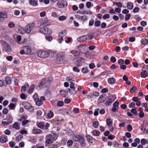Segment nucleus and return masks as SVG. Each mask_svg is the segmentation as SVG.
Returning <instances> with one entry per match:
<instances>
[{"mask_svg": "<svg viewBox=\"0 0 148 148\" xmlns=\"http://www.w3.org/2000/svg\"><path fill=\"white\" fill-rule=\"evenodd\" d=\"M72 139L75 141L79 142L82 147H84L86 146V143L84 137L81 135L76 134L73 137Z\"/></svg>", "mask_w": 148, "mask_h": 148, "instance_id": "1", "label": "nucleus"}, {"mask_svg": "<svg viewBox=\"0 0 148 148\" xmlns=\"http://www.w3.org/2000/svg\"><path fill=\"white\" fill-rule=\"evenodd\" d=\"M55 54V53L53 52L50 51L48 52L46 51H40L37 53L38 56L40 58H46L49 56L51 57H53Z\"/></svg>", "mask_w": 148, "mask_h": 148, "instance_id": "2", "label": "nucleus"}, {"mask_svg": "<svg viewBox=\"0 0 148 148\" xmlns=\"http://www.w3.org/2000/svg\"><path fill=\"white\" fill-rule=\"evenodd\" d=\"M45 142L48 144H51L56 140V135L54 133L47 135L46 136Z\"/></svg>", "mask_w": 148, "mask_h": 148, "instance_id": "3", "label": "nucleus"}, {"mask_svg": "<svg viewBox=\"0 0 148 148\" xmlns=\"http://www.w3.org/2000/svg\"><path fill=\"white\" fill-rule=\"evenodd\" d=\"M69 61V59L63 56H59L56 58V62L58 64H61L65 63Z\"/></svg>", "mask_w": 148, "mask_h": 148, "instance_id": "4", "label": "nucleus"}, {"mask_svg": "<svg viewBox=\"0 0 148 148\" xmlns=\"http://www.w3.org/2000/svg\"><path fill=\"white\" fill-rule=\"evenodd\" d=\"M48 86V84L47 83V80L45 79H43L41 80L40 83L38 85V87L39 90L43 88H45Z\"/></svg>", "mask_w": 148, "mask_h": 148, "instance_id": "5", "label": "nucleus"}, {"mask_svg": "<svg viewBox=\"0 0 148 148\" xmlns=\"http://www.w3.org/2000/svg\"><path fill=\"white\" fill-rule=\"evenodd\" d=\"M23 105L25 109L29 112H33L34 111L33 107L29 103L25 101L23 102Z\"/></svg>", "mask_w": 148, "mask_h": 148, "instance_id": "6", "label": "nucleus"}, {"mask_svg": "<svg viewBox=\"0 0 148 148\" xmlns=\"http://www.w3.org/2000/svg\"><path fill=\"white\" fill-rule=\"evenodd\" d=\"M0 42L7 51L10 52L12 51L10 47L5 41L1 40L0 41Z\"/></svg>", "mask_w": 148, "mask_h": 148, "instance_id": "7", "label": "nucleus"}, {"mask_svg": "<svg viewBox=\"0 0 148 148\" xmlns=\"http://www.w3.org/2000/svg\"><path fill=\"white\" fill-rule=\"evenodd\" d=\"M39 31L40 32L45 34H50L52 32L51 30L47 27L40 28Z\"/></svg>", "mask_w": 148, "mask_h": 148, "instance_id": "8", "label": "nucleus"}, {"mask_svg": "<svg viewBox=\"0 0 148 148\" xmlns=\"http://www.w3.org/2000/svg\"><path fill=\"white\" fill-rule=\"evenodd\" d=\"M34 27V25L33 23H31L27 24L25 27V30L26 33L29 34L33 29Z\"/></svg>", "mask_w": 148, "mask_h": 148, "instance_id": "9", "label": "nucleus"}, {"mask_svg": "<svg viewBox=\"0 0 148 148\" xmlns=\"http://www.w3.org/2000/svg\"><path fill=\"white\" fill-rule=\"evenodd\" d=\"M86 46L84 45H82L78 46L77 47L78 50L81 53H86L88 51L86 49Z\"/></svg>", "mask_w": 148, "mask_h": 148, "instance_id": "10", "label": "nucleus"}, {"mask_svg": "<svg viewBox=\"0 0 148 148\" xmlns=\"http://www.w3.org/2000/svg\"><path fill=\"white\" fill-rule=\"evenodd\" d=\"M84 60V58L79 57L73 59V64L76 65L77 66H79V65L80 62L83 61Z\"/></svg>", "mask_w": 148, "mask_h": 148, "instance_id": "11", "label": "nucleus"}, {"mask_svg": "<svg viewBox=\"0 0 148 148\" xmlns=\"http://www.w3.org/2000/svg\"><path fill=\"white\" fill-rule=\"evenodd\" d=\"M38 97V95L37 94H35L33 96V98L35 100L36 105L38 106H40L42 104V102L39 99L38 97Z\"/></svg>", "mask_w": 148, "mask_h": 148, "instance_id": "12", "label": "nucleus"}, {"mask_svg": "<svg viewBox=\"0 0 148 148\" xmlns=\"http://www.w3.org/2000/svg\"><path fill=\"white\" fill-rule=\"evenodd\" d=\"M107 98L106 95L105 94H103L100 96L98 100V102L103 103L106 99Z\"/></svg>", "mask_w": 148, "mask_h": 148, "instance_id": "13", "label": "nucleus"}, {"mask_svg": "<svg viewBox=\"0 0 148 148\" xmlns=\"http://www.w3.org/2000/svg\"><path fill=\"white\" fill-rule=\"evenodd\" d=\"M22 49H24L25 54L29 55L31 52V49L28 46H25L23 47H22Z\"/></svg>", "mask_w": 148, "mask_h": 148, "instance_id": "14", "label": "nucleus"}, {"mask_svg": "<svg viewBox=\"0 0 148 148\" xmlns=\"http://www.w3.org/2000/svg\"><path fill=\"white\" fill-rule=\"evenodd\" d=\"M88 38L87 36L86 35L83 36H80L78 38H77V40L79 42H82L85 41L86 40H87Z\"/></svg>", "mask_w": 148, "mask_h": 148, "instance_id": "15", "label": "nucleus"}, {"mask_svg": "<svg viewBox=\"0 0 148 148\" xmlns=\"http://www.w3.org/2000/svg\"><path fill=\"white\" fill-rule=\"evenodd\" d=\"M116 82V80L114 77H110L108 79L107 82L108 84H113Z\"/></svg>", "mask_w": 148, "mask_h": 148, "instance_id": "16", "label": "nucleus"}, {"mask_svg": "<svg viewBox=\"0 0 148 148\" xmlns=\"http://www.w3.org/2000/svg\"><path fill=\"white\" fill-rule=\"evenodd\" d=\"M148 74L147 72L145 70L143 71L140 73L141 77L143 78H145L147 77Z\"/></svg>", "mask_w": 148, "mask_h": 148, "instance_id": "17", "label": "nucleus"}, {"mask_svg": "<svg viewBox=\"0 0 148 148\" xmlns=\"http://www.w3.org/2000/svg\"><path fill=\"white\" fill-rule=\"evenodd\" d=\"M123 79L124 81L125 82V83L127 85H130L131 84V82L129 81L128 80V78L126 75H124L123 76Z\"/></svg>", "mask_w": 148, "mask_h": 148, "instance_id": "18", "label": "nucleus"}, {"mask_svg": "<svg viewBox=\"0 0 148 148\" xmlns=\"http://www.w3.org/2000/svg\"><path fill=\"white\" fill-rule=\"evenodd\" d=\"M29 87V85L28 83H26L24 85L22 86L21 90V92H23L25 91Z\"/></svg>", "mask_w": 148, "mask_h": 148, "instance_id": "19", "label": "nucleus"}, {"mask_svg": "<svg viewBox=\"0 0 148 148\" xmlns=\"http://www.w3.org/2000/svg\"><path fill=\"white\" fill-rule=\"evenodd\" d=\"M7 15L5 13L0 12V22L3 21V18L7 17Z\"/></svg>", "mask_w": 148, "mask_h": 148, "instance_id": "20", "label": "nucleus"}, {"mask_svg": "<svg viewBox=\"0 0 148 148\" xmlns=\"http://www.w3.org/2000/svg\"><path fill=\"white\" fill-rule=\"evenodd\" d=\"M38 2L37 0H29V3L33 6H35L37 5V3Z\"/></svg>", "mask_w": 148, "mask_h": 148, "instance_id": "21", "label": "nucleus"}, {"mask_svg": "<svg viewBox=\"0 0 148 148\" xmlns=\"http://www.w3.org/2000/svg\"><path fill=\"white\" fill-rule=\"evenodd\" d=\"M106 123L108 126L111 127L112 125V120L109 118L106 119Z\"/></svg>", "mask_w": 148, "mask_h": 148, "instance_id": "22", "label": "nucleus"}, {"mask_svg": "<svg viewBox=\"0 0 148 148\" xmlns=\"http://www.w3.org/2000/svg\"><path fill=\"white\" fill-rule=\"evenodd\" d=\"M64 4L66 5V2L63 1L58 2L57 3V5L59 8H61L65 7Z\"/></svg>", "mask_w": 148, "mask_h": 148, "instance_id": "23", "label": "nucleus"}, {"mask_svg": "<svg viewBox=\"0 0 148 148\" xmlns=\"http://www.w3.org/2000/svg\"><path fill=\"white\" fill-rule=\"evenodd\" d=\"M70 52L75 57L79 56L80 54L79 52L76 50L71 51Z\"/></svg>", "mask_w": 148, "mask_h": 148, "instance_id": "24", "label": "nucleus"}, {"mask_svg": "<svg viewBox=\"0 0 148 148\" xmlns=\"http://www.w3.org/2000/svg\"><path fill=\"white\" fill-rule=\"evenodd\" d=\"M35 86V85L34 84L30 86L28 90L27 91V93L28 94H30L32 93L34 90Z\"/></svg>", "mask_w": 148, "mask_h": 148, "instance_id": "25", "label": "nucleus"}, {"mask_svg": "<svg viewBox=\"0 0 148 148\" xmlns=\"http://www.w3.org/2000/svg\"><path fill=\"white\" fill-rule=\"evenodd\" d=\"M5 81L6 82V84H4V86H7V84L9 85L11 83V79L9 77H7L5 78Z\"/></svg>", "mask_w": 148, "mask_h": 148, "instance_id": "26", "label": "nucleus"}, {"mask_svg": "<svg viewBox=\"0 0 148 148\" xmlns=\"http://www.w3.org/2000/svg\"><path fill=\"white\" fill-rule=\"evenodd\" d=\"M42 131L39 129H34L32 131V133L34 134H37L41 133Z\"/></svg>", "mask_w": 148, "mask_h": 148, "instance_id": "27", "label": "nucleus"}, {"mask_svg": "<svg viewBox=\"0 0 148 148\" xmlns=\"http://www.w3.org/2000/svg\"><path fill=\"white\" fill-rule=\"evenodd\" d=\"M60 95L63 97H65L67 95V93L66 91L64 90H61L60 91Z\"/></svg>", "mask_w": 148, "mask_h": 148, "instance_id": "28", "label": "nucleus"}, {"mask_svg": "<svg viewBox=\"0 0 148 148\" xmlns=\"http://www.w3.org/2000/svg\"><path fill=\"white\" fill-rule=\"evenodd\" d=\"M91 133L93 135L96 136H98L100 134L99 131L95 130L92 131Z\"/></svg>", "mask_w": 148, "mask_h": 148, "instance_id": "29", "label": "nucleus"}, {"mask_svg": "<svg viewBox=\"0 0 148 148\" xmlns=\"http://www.w3.org/2000/svg\"><path fill=\"white\" fill-rule=\"evenodd\" d=\"M67 91L69 92L71 95H75L76 93V91L75 90V88H69L67 89Z\"/></svg>", "mask_w": 148, "mask_h": 148, "instance_id": "30", "label": "nucleus"}, {"mask_svg": "<svg viewBox=\"0 0 148 148\" xmlns=\"http://www.w3.org/2000/svg\"><path fill=\"white\" fill-rule=\"evenodd\" d=\"M7 140V138L6 136H2L0 138V141L2 143L6 142Z\"/></svg>", "mask_w": 148, "mask_h": 148, "instance_id": "31", "label": "nucleus"}, {"mask_svg": "<svg viewBox=\"0 0 148 148\" xmlns=\"http://www.w3.org/2000/svg\"><path fill=\"white\" fill-rule=\"evenodd\" d=\"M141 43L144 45H146L148 44V39L146 38L142 39L140 41Z\"/></svg>", "mask_w": 148, "mask_h": 148, "instance_id": "32", "label": "nucleus"}, {"mask_svg": "<svg viewBox=\"0 0 148 148\" xmlns=\"http://www.w3.org/2000/svg\"><path fill=\"white\" fill-rule=\"evenodd\" d=\"M12 127L16 130H19L20 129L19 126L17 122L15 123L12 125Z\"/></svg>", "mask_w": 148, "mask_h": 148, "instance_id": "33", "label": "nucleus"}, {"mask_svg": "<svg viewBox=\"0 0 148 148\" xmlns=\"http://www.w3.org/2000/svg\"><path fill=\"white\" fill-rule=\"evenodd\" d=\"M66 34V31L65 30H63L61 32L59 33L58 34V37H62L63 38L65 36Z\"/></svg>", "mask_w": 148, "mask_h": 148, "instance_id": "34", "label": "nucleus"}, {"mask_svg": "<svg viewBox=\"0 0 148 148\" xmlns=\"http://www.w3.org/2000/svg\"><path fill=\"white\" fill-rule=\"evenodd\" d=\"M53 113L52 112L50 111L47 114V117L49 119H50L52 118L53 116Z\"/></svg>", "mask_w": 148, "mask_h": 148, "instance_id": "35", "label": "nucleus"}, {"mask_svg": "<svg viewBox=\"0 0 148 148\" xmlns=\"http://www.w3.org/2000/svg\"><path fill=\"white\" fill-rule=\"evenodd\" d=\"M36 125L40 129H42L44 127V124L42 122H37L36 123Z\"/></svg>", "mask_w": 148, "mask_h": 148, "instance_id": "36", "label": "nucleus"}, {"mask_svg": "<svg viewBox=\"0 0 148 148\" xmlns=\"http://www.w3.org/2000/svg\"><path fill=\"white\" fill-rule=\"evenodd\" d=\"M18 32L21 34H23L25 33V32L24 29L21 27H19L18 29Z\"/></svg>", "mask_w": 148, "mask_h": 148, "instance_id": "37", "label": "nucleus"}, {"mask_svg": "<svg viewBox=\"0 0 148 148\" xmlns=\"http://www.w3.org/2000/svg\"><path fill=\"white\" fill-rule=\"evenodd\" d=\"M87 140L89 143H92V137L90 135H88L86 136Z\"/></svg>", "mask_w": 148, "mask_h": 148, "instance_id": "38", "label": "nucleus"}, {"mask_svg": "<svg viewBox=\"0 0 148 148\" xmlns=\"http://www.w3.org/2000/svg\"><path fill=\"white\" fill-rule=\"evenodd\" d=\"M147 123L146 122H145V121H144L143 125L141 126V129L142 130H143V132H145V131H144L145 130V127L147 125Z\"/></svg>", "mask_w": 148, "mask_h": 148, "instance_id": "39", "label": "nucleus"}, {"mask_svg": "<svg viewBox=\"0 0 148 148\" xmlns=\"http://www.w3.org/2000/svg\"><path fill=\"white\" fill-rule=\"evenodd\" d=\"M116 99V96L115 95H111L109 96L108 99L110 101H112V102L114 101Z\"/></svg>", "mask_w": 148, "mask_h": 148, "instance_id": "40", "label": "nucleus"}, {"mask_svg": "<svg viewBox=\"0 0 148 148\" xmlns=\"http://www.w3.org/2000/svg\"><path fill=\"white\" fill-rule=\"evenodd\" d=\"M64 112V114L65 115L66 114L67 115L69 114L70 113H71V111L68 109H65L63 110Z\"/></svg>", "mask_w": 148, "mask_h": 148, "instance_id": "41", "label": "nucleus"}, {"mask_svg": "<svg viewBox=\"0 0 148 148\" xmlns=\"http://www.w3.org/2000/svg\"><path fill=\"white\" fill-rule=\"evenodd\" d=\"M133 8V5L132 3L128 2L127 3V8L129 10H131Z\"/></svg>", "mask_w": 148, "mask_h": 148, "instance_id": "42", "label": "nucleus"}, {"mask_svg": "<svg viewBox=\"0 0 148 148\" xmlns=\"http://www.w3.org/2000/svg\"><path fill=\"white\" fill-rule=\"evenodd\" d=\"M12 119H11V120L10 121H8L7 122L2 121L1 123L4 126L7 125L9 124L12 123Z\"/></svg>", "mask_w": 148, "mask_h": 148, "instance_id": "43", "label": "nucleus"}, {"mask_svg": "<svg viewBox=\"0 0 148 148\" xmlns=\"http://www.w3.org/2000/svg\"><path fill=\"white\" fill-rule=\"evenodd\" d=\"M99 123L97 121H95L93 122L92 126L95 128H97L98 127Z\"/></svg>", "mask_w": 148, "mask_h": 148, "instance_id": "44", "label": "nucleus"}, {"mask_svg": "<svg viewBox=\"0 0 148 148\" xmlns=\"http://www.w3.org/2000/svg\"><path fill=\"white\" fill-rule=\"evenodd\" d=\"M23 135H20L18 136H16V142H18L22 140V138H23Z\"/></svg>", "mask_w": 148, "mask_h": 148, "instance_id": "45", "label": "nucleus"}, {"mask_svg": "<svg viewBox=\"0 0 148 148\" xmlns=\"http://www.w3.org/2000/svg\"><path fill=\"white\" fill-rule=\"evenodd\" d=\"M15 24L12 22L9 23L8 24V27L9 28H12L15 27Z\"/></svg>", "mask_w": 148, "mask_h": 148, "instance_id": "46", "label": "nucleus"}, {"mask_svg": "<svg viewBox=\"0 0 148 148\" xmlns=\"http://www.w3.org/2000/svg\"><path fill=\"white\" fill-rule=\"evenodd\" d=\"M136 90L137 88L136 86H134L133 87L130 88V92L131 93H133Z\"/></svg>", "mask_w": 148, "mask_h": 148, "instance_id": "47", "label": "nucleus"}, {"mask_svg": "<svg viewBox=\"0 0 148 148\" xmlns=\"http://www.w3.org/2000/svg\"><path fill=\"white\" fill-rule=\"evenodd\" d=\"M66 19V17L64 16H62L59 17L58 20L60 21H63Z\"/></svg>", "mask_w": 148, "mask_h": 148, "instance_id": "48", "label": "nucleus"}, {"mask_svg": "<svg viewBox=\"0 0 148 148\" xmlns=\"http://www.w3.org/2000/svg\"><path fill=\"white\" fill-rule=\"evenodd\" d=\"M48 20L47 18H44L42 20L41 23L42 25H44L46 24L48 22Z\"/></svg>", "mask_w": 148, "mask_h": 148, "instance_id": "49", "label": "nucleus"}, {"mask_svg": "<svg viewBox=\"0 0 148 148\" xmlns=\"http://www.w3.org/2000/svg\"><path fill=\"white\" fill-rule=\"evenodd\" d=\"M66 133L69 135H73L74 134V132L71 130H67Z\"/></svg>", "mask_w": 148, "mask_h": 148, "instance_id": "50", "label": "nucleus"}, {"mask_svg": "<svg viewBox=\"0 0 148 148\" xmlns=\"http://www.w3.org/2000/svg\"><path fill=\"white\" fill-rule=\"evenodd\" d=\"M83 14H90L91 13V12L90 10L83 11H82Z\"/></svg>", "mask_w": 148, "mask_h": 148, "instance_id": "51", "label": "nucleus"}, {"mask_svg": "<svg viewBox=\"0 0 148 148\" xmlns=\"http://www.w3.org/2000/svg\"><path fill=\"white\" fill-rule=\"evenodd\" d=\"M87 19L88 18L87 16H81V20L82 21H84L87 20Z\"/></svg>", "mask_w": 148, "mask_h": 148, "instance_id": "52", "label": "nucleus"}, {"mask_svg": "<svg viewBox=\"0 0 148 148\" xmlns=\"http://www.w3.org/2000/svg\"><path fill=\"white\" fill-rule=\"evenodd\" d=\"M94 25L95 26L97 27L100 25V22L98 21H95L94 23Z\"/></svg>", "mask_w": 148, "mask_h": 148, "instance_id": "53", "label": "nucleus"}, {"mask_svg": "<svg viewBox=\"0 0 148 148\" xmlns=\"http://www.w3.org/2000/svg\"><path fill=\"white\" fill-rule=\"evenodd\" d=\"M133 66L135 68H137L139 66V65L137 62H134L132 63Z\"/></svg>", "mask_w": 148, "mask_h": 148, "instance_id": "54", "label": "nucleus"}, {"mask_svg": "<svg viewBox=\"0 0 148 148\" xmlns=\"http://www.w3.org/2000/svg\"><path fill=\"white\" fill-rule=\"evenodd\" d=\"M99 110V108L96 109L94 112V115L95 116H97L98 114V111Z\"/></svg>", "mask_w": 148, "mask_h": 148, "instance_id": "55", "label": "nucleus"}, {"mask_svg": "<svg viewBox=\"0 0 148 148\" xmlns=\"http://www.w3.org/2000/svg\"><path fill=\"white\" fill-rule=\"evenodd\" d=\"M82 71L83 73H86L87 72L88 70L86 67H84L82 69Z\"/></svg>", "mask_w": 148, "mask_h": 148, "instance_id": "56", "label": "nucleus"}, {"mask_svg": "<svg viewBox=\"0 0 148 148\" xmlns=\"http://www.w3.org/2000/svg\"><path fill=\"white\" fill-rule=\"evenodd\" d=\"M21 39V37L20 35H18L16 36V40L18 42V43H20L19 42L20 41Z\"/></svg>", "mask_w": 148, "mask_h": 148, "instance_id": "57", "label": "nucleus"}, {"mask_svg": "<svg viewBox=\"0 0 148 148\" xmlns=\"http://www.w3.org/2000/svg\"><path fill=\"white\" fill-rule=\"evenodd\" d=\"M112 102V101L109 100V99L105 103V105L106 106H108Z\"/></svg>", "mask_w": 148, "mask_h": 148, "instance_id": "58", "label": "nucleus"}, {"mask_svg": "<svg viewBox=\"0 0 148 148\" xmlns=\"http://www.w3.org/2000/svg\"><path fill=\"white\" fill-rule=\"evenodd\" d=\"M136 108H134L131 110V112L134 114H137V112L136 110Z\"/></svg>", "mask_w": 148, "mask_h": 148, "instance_id": "59", "label": "nucleus"}, {"mask_svg": "<svg viewBox=\"0 0 148 148\" xmlns=\"http://www.w3.org/2000/svg\"><path fill=\"white\" fill-rule=\"evenodd\" d=\"M63 40V38L62 37H58V42L59 43H61Z\"/></svg>", "mask_w": 148, "mask_h": 148, "instance_id": "60", "label": "nucleus"}, {"mask_svg": "<svg viewBox=\"0 0 148 148\" xmlns=\"http://www.w3.org/2000/svg\"><path fill=\"white\" fill-rule=\"evenodd\" d=\"M127 129L128 131L130 132L132 130V127L130 125H128L127 126Z\"/></svg>", "mask_w": 148, "mask_h": 148, "instance_id": "61", "label": "nucleus"}, {"mask_svg": "<svg viewBox=\"0 0 148 148\" xmlns=\"http://www.w3.org/2000/svg\"><path fill=\"white\" fill-rule=\"evenodd\" d=\"M46 39L48 40L49 41H51L52 39V37L50 36H46L45 37Z\"/></svg>", "mask_w": 148, "mask_h": 148, "instance_id": "62", "label": "nucleus"}, {"mask_svg": "<svg viewBox=\"0 0 148 148\" xmlns=\"http://www.w3.org/2000/svg\"><path fill=\"white\" fill-rule=\"evenodd\" d=\"M111 62L112 63H114L116 61V59L114 56H112L110 59Z\"/></svg>", "mask_w": 148, "mask_h": 148, "instance_id": "63", "label": "nucleus"}, {"mask_svg": "<svg viewBox=\"0 0 148 148\" xmlns=\"http://www.w3.org/2000/svg\"><path fill=\"white\" fill-rule=\"evenodd\" d=\"M57 146L56 144H54L51 145L49 147H47V148H57Z\"/></svg>", "mask_w": 148, "mask_h": 148, "instance_id": "64", "label": "nucleus"}]
</instances>
